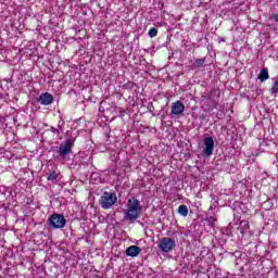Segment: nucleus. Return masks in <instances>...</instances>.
<instances>
[{
  "label": "nucleus",
  "mask_w": 278,
  "mask_h": 278,
  "mask_svg": "<svg viewBox=\"0 0 278 278\" xmlns=\"http://www.w3.org/2000/svg\"><path fill=\"white\" fill-rule=\"evenodd\" d=\"M142 214V204H140V200L132 198L127 202V210L125 212L126 220H138L140 215Z\"/></svg>",
  "instance_id": "f257e3e1"
},
{
  "label": "nucleus",
  "mask_w": 278,
  "mask_h": 278,
  "mask_svg": "<svg viewBox=\"0 0 278 278\" xmlns=\"http://www.w3.org/2000/svg\"><path fill=\"white\" fill-rule=\"evenodd\" d=\"M98 203L102 210H112L116 203H118V195H116V191L114 190H109L104 191L99 200Z\"/></svg>",
  "instance_id": "f03ea898"
},
{
  "label": "nucleus",
  "mask_w": 278,
  "mask_h": 278,
  "mask_svg": "<svg viewBox=\"0 0 278 278\" xmlns=\"http://www.w3.org/2000/svg\"><path fill=\"white\" fill-rule=\"evenodd\" d=\"M157 247L161 253H170V251H174V249H176L177 243L173 238L163 237L159 240Z\"/></svg>",
  "instance_id": "7ed1b4c3"
},
{
  "label": "nucleus",
  "mask_w": 278,
  "mask_h": 278,
  "mask_svg": "<svg viewBox=\"0 0 278 278\" xmlns=\"http://www.w3.org/2000/svg\"><path fill=\"white\" fill-rule=\"evenodd\" d=\"M49 225L52 229H64L66 227V218L62 214H52L49 218Z\"/></svg>",
  "instance_id": "20e7f679"
},
{
  "label": "nucleus",
  "mask_w": 278,
  "mask_h": 278,
  "mask_svg": "<svg viewBox=\"0 0 278 278\" xmlns=\"http://www.w3.org/2000/svg\"><path fill=\"white\" fill-rule=\"evenodd\" d=\"M73 144H75V139L73 138L61 143L58 150L59 157H67L70 153H73Z\"/></svg>",
  "instance_id": "39448f33"
},
{
  "label": "nucleus",
  "mask_w": 278,
  "mask_h": 278,
  "mask_svg": "<svg viewBox=\"0 0 278 278\" xmlns=\"http://www.w3.org/2000/svg\"><path fill=\"white\" fill-rule=\"evenodd\" d=\"M203 153H204V155H207V157H210V155H212V153H214V138H212V137L204 138Z\"/></svg>",
  "instance_id": "423d86ee"
},
{
  "label": "nucleus",
  "mask_w": 278,
  "mask_h": 278,
  "mask_svg": "<svg viewBox=\"0 0 278 278\" xmlns=\"http://www.w3.org/2000/svg\"><path fill=\"white\" fill-rule=\"evenodd\" d=\"M37 101L41 105H51V103H53V94L49 92L41 93Z\"/></svg>",
  "instance_id": "0eeeda50"
},
{
  "label": "nucleus",
  "mask_w": 278,
  "mask_h": 278,
  "mask_svg": "<svg viewBox=\"0 0 278 278\" xmlns=\"http://www.w3.org/2000/svg\"><path fill=\"white\" fill-rule=\"evenodd\" d=\"M186 110V105L182 104L181 101H176L172 104V114L175 116H179V114H184Z\"/></svg>",
  "instance_id": "6e6552de"
},
{
  "label": "nucleus",
  "mask_w": 278,
  "mask_h": 278,
  "mask_svg": "<svg viewBox=\"0 0 278 278\" xmlns=\"http://www.w3.org/2000/svg\"><path fill=\"white\" fill-rule=\"evenodd\" d=\"M140 251H142V249H140V247L130 245L126 249V255H127V257H138V255H140Z\"/></svg>",
  "instance_id": "1a4fd4ad"
},
{
  "label": "nucleus",
  "mask_w": 278,
  "mask_h": 278,
  "mask_svg": "<svg viewBox=\"0 0 278 278\" xmlns=\"http://www.w3.org/2000/svg\"><path fill=\"white\" fill-rule=\"evenodd\" d=\"M203 66H205V58L195 59L194 62L191 64V70L195 71V68H203Z\"/></svg>",
  "instance_id": "9d476101"
},
{
  "label": "nucleus",
  "mask_w": 278,
  "mask_h": 278,
  "mask_svg": "<svg viewBox=\"0 0 278 278\" xmlns=\"http://www.w3.org/2000/svg\"><path fill=\"white\" fill-rule=\"evenodd\" d=\"M269 77L270 75L268 74V67H265L260 72L257 79L260 81H266V79H269Z\"/></svg>",
  "instance_id": "9b49d317"
},
{
  "label": "nucleus",
  "mask_w": 278,
  "mask_h": 278,
  "mask_svg": "<svg viewBox=\"0 0 278 278\" xmlns=\"http://www.w3.org/2000/svg\"><path fill=\"white\" fill-rule=\"evenodd\" d=\"M220 91H218V89H212L207 94H206V99H208V101H214V99H216V96H219Z\"/></svg>",
  "instance_id": "f8f14e48"
},
{
  "label": "nucleus",
  "mask_w": 278,
  "mask_h": 278,
  "mask_svg": "<svg viewBox=\"0 0 278 278\" xmlns=\"http://www.w3.org/2000/svg\"><path fill=\"white\" fill-rule=\"evenodd\" d=\"M278 94V78L274 81L271 88H270V96L277 97Z\"/></svg>",
  "instance_id": "ddd939ff"
},
{
  "label": "nucleus",
  "mask_w": 278,
  "mask_h": 278,
  "mask_svg": "<svg viewBox=\"0 0 278 278\" xmlns=\"http://www.w3.org/2000/svg\"><path fill=\"white\" fill-rule=\"evenodd\" d=\"M178 214H180V216H188V206L185 204L179 205Z\"/></svg>",
  "instance_id": "4468645a"
},
{
  "label": "nucleus",
  "mask_w": 278,
  "mask_h": 278,
  "mask_svg": "<svg viewBox=\"0 0 278 278\" xmlns=\"http://www.w3.org/2000/svg\"><path fill=\"white\" fill-rule=\"evenodd\" d=\"M148 36H149L150 38H155V36H157V28L151 27V28L149 29V31H148Z\"/></svg>",
  "instance_id": "2eb2a0df"
},
{
  "label": "nucleus",
  "mask_w": 278,
  "mask_h": 278,
  "mask_svg": "<svg viewBox=\"0 0 278 278\" xmlns=\"http://www.w3.org/2000/svg\"><path fill=\"white\" fill-rule=\"evenodd\" d=\"M58 179V172H52L48 175V181H55Z\"/></svg>",
  "instance_id": "dca6fc26"
},
{
  "label": "nucleus",
  "mask_w": 278,
  "mask_h": 278,
  "mask_svg": "<svg viewBox=\"0 0 278 278\" xmlns=\"http://www.w3.org/2000/svg\"><path fill=\"white\" fill-rule=\"evenodd\" d=\"M50 131L52 134H54V136H60V129L59 128H55V127L51 126Z\"/></svg>",
  "instance_id": "f3484780"
},
{
  "label": "nucleus",
  "mask_w": 278,
  "mask_h": 278,
  "mask_svg": "<svg viewBox=\"0 0 278 278\" xmlns=\"http://www.w3.org/2000/svg\"><path fill=\"white\" fill-rule=\"evenodd\" d=\"M271 18H273V21H275V23H278V13H274Z\"/></svg>",
  "instance_id": "a211bd4d"
},
{
  "label": "nucleus",
  "mask_w": 278,
  "mask_h": 278,
  "mask_svg": "<svg viewBox=\"0 0 278 278\" xmlns=\"http://www.w3.org/2000/svg\"><path fill=\"white\" fill-rule=\"evenodd\" d=\"M242 223H243V225H244L245 229H249V222H247V220L241 222V225H242Z\"/></svg>",
  "instance_id": "6ab92c4d"
}]
</instances>
